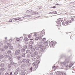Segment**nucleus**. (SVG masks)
Segmentation results:
<instances>
[{
	"instance_id": "obj_1",
	"label": "nucleus",
	"mask_w": 75,
	"mask_h": 75,
	"mask_svg": "<svg viewBox=\"0 0 75 75\" xmlns=\"http://www.w3.org/2000/svg\"><path fill=\"white\" fill-rule=\"evenodd\" d=\"M65 61L64 62H61V63L62 67H67L68 66V63H69V61H68L66 62V61H67V59H66L65 60Z\"/></svg>"
},
{
	"instance_id": "obj_2",
	"label": "nucleus",
	"mask_w": 75,
	"mask_h": 75,
	"mask_svg": "<svg viewBox=\"0 0 75 75\" xmlns=\"http://www.w3.org/2000/svg\"><path fill=\"white\" fill-rule=\"evenodd\" d=\"M40 48V49L41 52H44L45 50L44 49V47L42 45H39V46L37 47H35L36 50H39Z\"/></svg>"
},
{
	"instance_id": "obj_3",
	"label": "nucleus",
	"mask_w": 75,
	"mask_h": 75,
	"mask_svg": "<svg viewBox=\"0 0 75 75\" xmlns=\"http://www.w3.org/2000/svg\"><path fill=\"white\" fill-rule=\"evenodd\" d=\"M20 52H21L20 50H17L15 51V55H18L20 54Z\"/></svg>"
},
{
	"instance_id": "obj_4",
	"label": "nucleus",
	"mask_w": 75,
	"mask_h": 75,
	"mask_svg": "<svg viewBox=\"0 0 75 75\" xmlns=\"http://www.w3.org/2000/svg\"><path fill=\"white\" fill-rule=\"evenodd\" d=\"M30 59H27L26 60V64L29 67V63L30 62Z\"/></svg>"
},
{
	"instance_id": "obj_5",
	"label": "nucleus",
	"mask_w": 75,
	"mask_h": 75,
	"mask_svg": "<svg viewBox=\"0 0 75 75\" xmlns=\"http://www.w3.org/2000/svg\"><path fill=\"white\" fill-rule=\"evenodd\" d=\"M26 52L27 54H33V52L30 51V50H26Z\"/></svg>"
},
{
	"instance_id": "obj_6",
	"label": "nucleus",
	"mask_w": 75,
	"mask_h": 75,
	"mask_svg": "<svg viewBox=\"0 0 75 75\" xmlns=\"http://www.w3.org/2000/svg\"><path fill=\"white\" fill-rule=\"evenodd\" d=\"M58 21L57 22V24H60L61 22L62 21V19L61 18H59L57 19Z\"/></svg>"
},
{
	"instance_id": "obj_7",
	"label": "nucleus",
	"mask_w": 75,
	"mask_h": 75,
	"mask_svg": "<svg viewBox=\"0 0 75 75\" xmlns=\"http://www.w3.org/2000/svg\"><path fill=\"white\" fill-rule=\"evenodd\" d=\"M57 75H61V74H62V75H65L64 73H60L59 71H57Z\"/></svg>"
},
{
	"instance_id": "obj_8",
	"label": "nucleus",
	"mask_w": 75,
	"mask_h": 75,
	"mask_svg": "<svg viewBox=\"0 0 75 75\" xmlns=\"http://www.w3.org/2000/svg\"><path fill=\"white\" fill-rule=\"evenodd\" d=\"M28 49H29V50H30L33 47V46L32 45H28Z\"/></svg>"
},
{
	"instance_id": "obj_9",
	"label": "nucleus",
	"mask_w": 75,
	"mask_h": 75,
	"mask_svg": "<svg viewBox=\"0 0 75 75\" xmlns=\"http://www.w3.org/2000/svg\"><path fill=\"white\" fill-rule=\"evenodd\" d=\"M12 56L11 55H10V56H9V57L8 58V60H9L10 61H12L13 60V58L12 57Z\"/></svg>"
},
{
	"instance_id": "obj_10",
	"label": "nucleus",
	"mask_w": 75,
	"mask_h": 75,
	"mask_svg": "<svg viewBox=\"0 0 75 75\" xmlns=\"http://www.w3.org/2000/svg\"><path fill=\"white\" fill-rule=\"evenodd\" d=\"M32 11L31 10H29L28 11H26V13H28V14H31L32 13Z\"/></svg>"
},
{
	"instance_id": "obj_11",
	"label": "nucleus",
	"mask_w": 75,
	"mask_h": 75,
	"mask_svg": "<svg viewBox=\"0 0 75 75\" xmlns=\"http://www.w3.org/2000/svg\"><path fill=\"white\" fill-rule=\"evenodd\" d=\"M21 57L23 58H25V53H23L21 54Z\"/></svg>"
},
{
	"instance_id": "obj_12",
	"label": "nucleus",
	"mask_w": 75,
	"mask_h": 75,
	"mask_svg": "<svg viewBox=\"0 0 75 75\" xmlns=\"http://www.w3.org/2000/svg\"><path fill=\"white\" fill-rule=\"evenodd\" d=\"M10 55L6 54L5 55L4 57L6 58H9V57H10Z\"/></svg>"
},
{
	"instance_id": "obj_13",
	"label": "nucleus",
	"mask_w": 75,
	"mask_h": 75,
	"mask_svg": "<svg viewBox=\"0 0 75 75\" xmlns=\"http://www.w3.org/2000/svg\"><path fill=\"white\" fill-rule=\"evenodd\" d=\"M26 59H24L22 60V62L23 64H25L26 62Z\"/></svg>"
},
{
	"instance_id": "obj_14",
	"label": "nucleus",
	"mask_w": 75,
	"mask_h": 75,
	"mask_svg": "<svg viewBox=\"0 0 75 75\" xmlns=\"http://www.w3.org/2000/svg\"><path fill=\"white\" fill-rule=\"evenodd\" d=\"M18 65H20L21 64H22V61H21V60H20L18 61Z\"/></svg>"
},
{
	"instance_id": "obj_15",
	"label": "nucleus",
	"mask_w": 75,
	"mask_h": 75,
	"mask_svg": "<svg viewBox=\"0 0 75 75\" xmlns=\"http://www.w3.org/2000/svg\"><path fill=\"white\" fill-rule=\"evenodd\" d=\"M27 65L25 64H23L22 65V67L23 68H24L25 67V66H27Z\"/></svg>"
},
{
	"instance_id": "obj_16",
	"label": "nucleus",
	"mask_w": 75,
	"mask_h": 75,
	"mask_svg": "<svg viewBox=\"0 0 75 75\" xmlns=\"http://www.w3.org/2000/svg\"><path fill=\"white\" fill-rule=\"evenodd\" d=\"M17 59H18V60H20V59H21V56L20 55L18 56L17 57Z\"/></svg>"
},
{
	"instance_id": "obj_17",
	"label": "nucleus",
	"mask_w": 75,
	"mask_h": 75,
	"mask_svg": "<svg viewBox=\"0 0 75 75\" xmlns=\"http://www.w3.org/2000/svg\"><path fill=\"white\" fill-rule=\"evenodd\" d=\"M21 75H25V72H24L23 71H22L21 73Z\"/></svg>"
},
{
	"instance_id": "obj_18",
	"label": "nucleus",
	"mask_w": 75,
	"mask_h": 75,
	"mask_svg": "<svg viewBox=\"0 0 75 75\" xmlns=\"http://www.w3.org/2000/svg\"><path fill=\"white\" fill-rule=\"evenodd\" d=\"M74 64H73L72 63H71L70 64L69 66V68H71V67H72L73 66V65H74Z\"/></svg>"
},
{
	"instance_id": "obj_19",
	"label": "nucleus",
	"mask_w": 75,
	"mask_h": 75,
	"mask_svg": "<svg viewBox=\"0 0 75 75\" xmlns=\"http://www.w3.org/2000/svg\"><path fill=\"white\" fill-rule=\"evenodd\" d=\"M34 54L35 55H38V52L37 51H35L34 52Z\"/></svg>"
},
{
	"instance_id": "obj_20",
	"label": "nucleus",
	"mask_w": 75,
	"mask_h": 75,
	"mask_svg": "<svg viewBox=\"0 0 75 75\" xmlns=\"http://www.w3.org/2000/svg\"><path fill=\"white\" fill-rule=\"evenodd\" d=\"M4 58V56L2 54H0V59H3Z\"/></svg>"
},
{
	"instance_id": "obj_21",
	"label": "nucleus",
	"mask_w": 75,
	"mask_h": 75,
	"mask_svg": "<svg viewBox=\"0 0 75 75\" xmlns=\"http://www.w3.org/2000/svg\"><path fill=\"white\" fill-rule=\"evenodd\" d=\"M25 51V49L24 48L22 49L21 51L22 52H24V51Z\"/></svg>"
},
{
	"instance_id": "obj_22",
	"label": "nucleus",
	"mask_w": 75,
	"mask_h": 75,
	"mask_svg": "<svg viewBox=\"0 0 75 75\" xmlns=\"http://www.w3.org/2000/svg\"><path fill=\"white\" fill-rule=\"evenodd\" d=\"M31 54H30V53L29 54H27V57H28V58H30V57H31Z\"/></svg>"
},
{
	"instance_id": "obj_23",
	"label": "nucleus",
	"mask_w": 75,
	"mask_h": 75,
	"mask_svg": "<svg viewBox=\"0 0 75 75\" xmlns=\"http://www.w3.org/2000/svg\"><path fill=\"white\" fill-rule=\"evenodd\" d=\"M4 70H5V69H4V68H1L0 69V71L1 72H3V71H4Z\"/></svg>"
},
{
	"instance_id": "obj_24",
	"label": "nucleus",
	"mask_w": 75,
	"mask_h": 75,
	"mask_svg": "<svg viewBox=\"0 0 75 75\" xmlns=\"http://www.w3.org/2000/svg\"><path fill=\"white\" fill-rule=\"evenodd\" d=\"M42 36H43V35H42V36H39V37H38V39L39 40H41V39H42Z\"/></svg>"
},
{
	"instance_id": "obj_25",
	"label": "nucleus",
	"mask_w": 75,
	"mask_h": 75,
	"mask_svg": "<svg viewBox=\"0 0 75 75\" xmlns=\"http://www.w3.org/2000/svg\"><path fill=\"white\" fill-rule=\"evenodd\" d=\"M31 52H34L35 51V49L33 47L30 49Z\"/></svg>"
},
{
	"instance_id": "obj_26",
	"label": "nucleus",
	"mask_w": 75,
	"mask_h": 75,
	"mask_svg": "<svg viewBox=\"0 0 75 75\" xmlns=\"http://www.w3.org/2000/svg\"><path fill=\"white\" fill-rule=\"evenodd\" d=\"M65 22H62V25H65V26H67V25H66Z\"/></svg>"
},
{
	"instance_id": "obj_27",
	"label": "nucleus",
	"mask_w": 75,
	"mask_h": 75,
	"mask_svg": "<svg viewBox=\"0 0 75 75\" xmlns=\"http://www.w3.org/2000/svg\"><path fill=\"white\" fill-rule=\"evenodd\" d=\"M39 44L40 45H42H42L44 44V42H40Z\"/></svg>"
},
{
	"instance_id": "obj_28",
	"label": "nucleus",
	"mask_w": 75,
	"mask_h": 75,
	"mask_svg": "<svg viewBox=\"0 0 75 75\" xmlns=\"http://www.w3.org/2000/svg\"><path fill=\"white\" fill-rule=\"evenodd\" d=\"M65 23H66V25L67 26V25H69V23L68 21H66L65 22Z\"/></svg>"
},
{
	"instance_id": "obj_29",
	"label": "nucleus",
	"mask_w": 75,
	"mask_h": 75,
	"mask_svg": "<svg viewBox=\"0 0 75 75\" xmlns=\"http://www.w3.org/2000/svg\"><path fill=\"white\" fill-rule=\"evenodd\" d=\"M10 64L11 65H14V62H12V61H10Z\"/></svg>"
},
{
	"instance_id": "obj_30",
	"label": "nucleus",
	"mask_w": 75,
	"mask_h": 75,
	"mask_svg": "<svg viewBox=\"0 0 75 75\" xmlns=\"http://www.w3.org/2000/svg\"><path fill=\"white\" fill-rule=\"evenodd\" d=\"M4 48L5 49H6V50H7V49H8V46H4Z\"/></svg>"
},
{
	"instance_id": "obj_31",
	"label": "nucleus",
	"mask_w": 75,
	"mask_h": 75,
	"mask_svg": "<svg viewBox=\"0 0 75 75\" xmlns=\"http://www.w3.org/2000/svg\"><path fill=\"white\" fill-rule=\"evenodd\" d=\"M51 42L52 43L51 44L52 46L53 47H54V46L55 45L54 44V42L52 41H51Z\"/></svg>"
},
{
	"instance_id": "obj_32",
	"label": "nucleus",
	"mask_w": 75,
	"mask_h": 75,
	"mask_svg": "<svg viewBox=\"0 0 75 75\" xmlns=\"http://www.w3.org/2000/svg\"><path fill=\"white\" fill-rule=\"evenodd\" d=\"M45 45L46 46H48V42H45Z\"/></svg>"
},
{
	"instance_id": "obj_33",
	"label": "nucleus",
	"mask_w": 75,
	"mask_h": 75,
	"mask_svg": "<svg viewBox=\"0 0 75 75\" xmlns=\"http://www.w3.org/2000/svg\"><path fill=\"white\" fill-rule=\"evenodd\" d=\"M74 18H75V17L73 16V18H71V20L73 21H74Z\"/></svg>"
},
{
	"instance_id": "obj_34",
	"label": "nucleus",
	"mask_w": 75,
	"mask_h": 75,
	"mask_svg": "<svg viewBox=\"0 0 75 75\" xmlns=\"http://www.w3.org/2000/svg\"><path fill=\"white\" fill-rule=\"evenodd\" d=\"M9 48L10 50H12V49H13V47L11 45V46H9Z\"/></svg>"
},
{
	"instance_id": "obj_35",
	"label": "nucleus",
	"mask_w": 75,
	"mask_h": 75,
	"mask_svg": "<svg viewBox=\"0 0 75 75\" xmlns=\"http://www.w3.org/2000/svg\"><path fill=\"white\" fill-rule=\"evenodd\" d=\"M35 14V12H34L33 10H32V13L31 14L32 15H34Z\"/></svg>"
},
{
	"instance_id": "obj_36",
	"label": "nucleus",
	"mask_w": 75,
	"mask_h": 75,
	"mask_svg": "<svg viewBox=\"0 0 75 75\" xmlns=\"http://www.w3.org/2000/svg\"><path fill=\"white\" fill-rule=\"evenodd\" d=\"M35 40L36 41H38V40L39 39H38V37H36L35 38Z\"/></svg>"
},
{
	"instance_id": "obj_37",
	"label": "nucleus",
	"mask_w": 75,
	"mask_h": 75,
	"mask_svg": "<svg viewBox=\"0 0 75 75\" xmlns=\"http://www.w3.org/2000/svg\"><path fill=\"white\" fill-rule=\"evenodd\" d=\"M18 47L19 48V49H21V48H22V47H21V46L20 45L18 44Z\"/></svg>"
},
{
	"instance_id": "obj_38",
	"label": "nucleus",
	"mask_w": 75,
	"mask_h": 75,
	"mask_svg": "<svg viewBox=\"0 0 75 75\" xmlns=\"http://www.w3.org/2000/svg\"><path fill=\"white\" fill-rule=\"evenodd\" d=\"M38 64H36L35 66L36 69H37V68H38Z\"/></svg>"
},
{
	"instance_id": "obj_39",
	"label": "nucleus",
	"mask_w": 75,
	"mask_h": 75,
	"mask_svg": "<svg viewBox=\"0 0 75 75\" xmlns=\"http://www.w3.org/2000/svg\"><path fill=\"white\" fill-rule=\"evenodd\" d=\"M1 65L2 67H5V64L4 63H2Z\"/></svg>"
},
{
	"instance_id": "obj_40",
	"label": "nucleus",
	"mask_w": 75,
	"mask_h": 75,
	"mask_svg": "<svg viewBox=\"0 0 75 75\" xmlns=\"http://www.w3.org/2000/svg\"><path fill=\"white\" fill-rule=\"evenodd\" d=\"M16 70L18 72H19V71H20V68H17V69Z\"/></svg>"
},
{
	"instance_id": "obj_41",
	"label": "nucleus",
	"mask_w": 75,
	"mask_h": 75,
	"mask_svg": "<svg viewBox=\"0 0 75 75\" xmlns=\"http://www.w3.org/2000/svg\"><path fill=\"white\" fill-rule=\"evenodd\" d=\"M32 60L33 61H36V58H32Z\"/></svg>"
},
{
	"instance_id": "obj_42",
	"label": "nucleus",
	"mask_w": 75,
	"mask_h": 75,
	"mask_svg": "<svg viewBox=\"0 0 75 75\" xmlns=\"http://www.w3.org/2000/svg\"><path fill=\"white\" fill-rule=\"evenodd\" d=\"M24 40L26 41H28V39L27 38H25Z\"/></svg>"
},
{
	"instance_id": "obj_43",
	"label": "nucleus",
	"mask_w": 75,
	"mask_h": 75,
	"mask_svg": "<svg viewBox=\"0 0 75 75\" xmlns=\"http://www.w3.org/2000/svg\"><path fill=\"white\" fill-rule=\"evenodd\" d=\"M8 67L9 68H10L11 67V65L10 64H8Z\"/></svg>"
},
{
	"instance_id": "obj_44",
	"label": "nucleus",
	"mask_w": 75,
	"mask_h": 75,
	"mask_svg": "<svg viewBox=\"0 0 75 75\" xmlns=\"http://www.w3.org/2000/svg\"><path fill=\"white\" fill-rule=\"evenodd\" d=\"M30 44H34V42L32 41H30Z\"/></svg>"
},
{
	"instance_id": "obj_45",
	"label": "nucleus",
	"mask_w": 75,
	"mask_h": 75,
	"mask_svg": "<svg viewBox=\"0 0 75 75\" xmlns=\"http://www.w3.org/2000/svg\"><path fill=\"white\" fill-rule=\"evenodd\" d=\"M36 62L37 64H40V60H38L36 61Z\"/></svg>"
},
{
	"instance_id": "obj_46",
	"label": "nucleus",
	"mask_w": 75,
	"mask_h": 75,
	"mask_svg": "<svg viewBox=\"0 0 75 75\" xmlns=\"http://www.w3.org/2000/svg\"><path fill=\"white\" fill-rule=\"evenodd\" d=\"M34 35L35 37H37V35H38V34H37V33H34Z\"/></svg>"
},
{
	"instance_id": "obj_47",
	"label": "nucleus",
	"mask_w": 75,
	"mask_h": 75,
	"mask_svg": "<svg viewBox=\"0 0 75 75\" xmlns=\"http://www.w3.org/2000/svg\"><path fill=\"white\" fill-rule=\"evenodd\" d=\"M31 57H35V54H34L33 53L31 54Z\"/></svg>"
},
{
	"instance_id": "obj_48",
	"label": "nucleus",
	"mask_w": 75,
	"mask_h": 75,
	"mask_svg": "<svg viewBox=\"0 0 75 75\" xmlns=\"http://www.w3.org/2000/svg\"><path fill=\"white\" fill-rule=\"evenodd\" d=\"M14 74H15V75H17L18 74V71H16L15 72Z\"/></svg>"
},
{
	"instance_id": "obj_49",
	"label": "nucleus",
	"mask_w": 75,
	"mask_h": 75,
	"mask_svg": "<svg viewBox=\"0 0 75 75\" xmlns=\"http://www.w3.org/2000/svg\"><path fill=\"white\" fill-rule=\"evenodd\" d=\"M13 65L14 67H17V64L16 63H14Z\"/></svg>"
},
{
	"instance_id": "obj_50",
	"label": "nucleus",
	"mask_w": 75,
	"mask_h": 75,
	"mask_svg": "<svg viewBox=\"0 0 75 75\" xmlns=\"http://www.w3.org/2000/svg\"><path fill=\"white\" fill-rule=\"evenodd\" d=\"M16 40L17 41H20V38H16Z\"/></svg>"
},
{
	"instance_id": "obj_51",
	"label": "nucleus",
	"mask_w": 75,
	"mask_h": 75,
	"mask_svg": "<svg viewBox=\"0 0 75 75\" xmlns=\"http://www.w3.org/2000/svg\"><path fill=\"white\" fill-rule=\"evenodd\" d=\"M68 21L69 23H72V21L71 20H69Z\"/></svg>"
},
{
	"instance_id": "obj_52",
	"label": "nucleus",
	"mask_w": 75,
	"mask_h": 75,
	"mask_svg": "<svg viewBox=\"0 0 75 75\" xmlns=\"http://www.w3.org/2000/svg\"><path fill=\"white\" fill-rule=\"evenodd\" d=\"M11 52V50H9L7 52L8 54H10Z\"/></svg>"
},
{
	"instance_id": "obj_53",
	"label": "nucleus",
	"mask_w": 75,
	"mask_h": 75,
	"mask_svg": "<svg viewBox=\"0 0 75 75\" xmlns=\"http://www.w3.org/2000/svg\"><path fill=\"white\" fill-rule=\"evenodd\" d=\"M28 38H31V35H28Z\"/></svg>"
},
{
	"instance_id": "obj_54",
	"label": "nucleus",
	"mask_w": 75,
	"mask_h": 75,
	"mask_svg": "<svg viewBox=\"0 0 75 75\" xmlns=\"http://www.w3.org/2000/svg\"><path fill=\"white\" fill-rule=\"evenodd\" d=\"M11 44L10 43H8L7 44V45L9 46V47H10V46H11Z\"/></svg>"
},
{
	"instance_id": "obj_55",
	"label": "nucleus",
	"mask_w": 75,
	"mask_h": 75,
	"mask_svg": "<svg viewBox=\"0 0 75 75\" xmlns=\"http://www.w3.org/2000/svg\"><path fill=\"white\" fill-rule=\"evenodd\" d=\"M45 40H46V38H43L42 39V40L43 41H45Z\"/></svg>"
},
{
	"instance_id": "obj_56",
	"label": "nucleus",
	"mask_w": 75,
	"mask_h": 75,
	"mask_svg": "<svg viewBox=\"0 0 75 75\" xmlns=\"http://www.w3.org/2000/svg\"><path fill=\"white\" fill-rule=\"evenodd\" d=\"M30 70L31 71V72H32V70H33V67H31L30 69Z\"/></svg>"
},
{
	"instance_id": "obj_57",
	"label": "nucleus",
	"mask_w": 75,
	"mask_h": 75,
	"mask_svg": "<svg viewBox=\"0 0 75 75\" xmlns=\"http://www.w3.org/2000/svg\"><path fill=\"white\" fill-rule=\"evenodd\" d=\"M5 75H9V73H6L5 74Z\"/></svg>"
},
{
	"instance_id": "obj_58",
	"label": "nucleus",
	"mask_w": 75,
	"mask_h": 75,
	"mask_svg": "<svg viewBox=\"0 0 75 75\" xmlns=\"http://www.w3.org/2000/svg\"><path fill=\"white\" fill-rule=\"evenodd\" d=\"M26 16H24L25 17H30L31 16L30 15H25Z\"/></svg>"
},
{
	"instance_id": "obj_59",
	"label": "nucleus",
	"mask_w": 75,
	"mask_h": 75,
	"mask_svg": "<svg viewBox=\"0 0 75 75\" xmlns=\"http://www.w3.org/2000/svg\"><path fill=\"white\" fill-rule=\"evenodd\" d=\"M25 44H28V42L26 41L25 42Z\"/></svg>"
},
{
	"instance_id": "obj_60",
	"label": "nucleus",
	"mask_w": 75,
	"mask_h": 75,
	"mask_svg": "<svg viewBox=\"0 0 75 75\" xmlns=\"http://www.w3.org/2000/svg\"><path fill=\"white\" fill-rule=\"evenodd\" d=\"M42 34H44L45 32H44V30H43L42 31Z\"/></svg>"
},
{
	"instance_id": "obj_61",
	"label": "nucleus",
	"mask_w": 75,
	"mask_h": 75,
	"mask_svg": "<svg viewBox=\"0 0 75 75\" xmlns=\"http://www.w3.org/2000/svg\"><path fill=\"white\" fill-rule=\"evenodd\" d=\"M35 64H36L35 63H33V66H35Z\"/></svg>"
},
{
	"instance_id": "obj_62",
	"label": "nucleus",
	"mask_w": 75,
	"mask_h": 75,
	"mask_svg": "<svg viewBox=\"0 0 75 75\" xmlns=\"http://www.w3.org/2000/svg\"><path fill=\"white\" fill-rule=\"evenodd\" d=\"M53 12H50L49 13V14H53Z\"/></svg>"
},
{
	"instance_id": "obj_63",
	"label": "nucleus",
	"mask_w": 75,
	"mask_h": 75,
	"mask_svg": "<svg viewBox=\"0 0 75 75\" xmlns=\"http://www.w3.org/2000/svg\"><path fill=\"white\" fill-rule=\"evenodd\" d=\"M23 37H21L20 38V39L21 40H23Z\"/></svg>"
},
{
	"instance_id": "obj_64",
	"label": "nucleus",
	"mask_w": 75,
	"mask_h": 75,
	"mask_svg": "<svg viewBox=\"0 0 75 75\" xmlns=\"http://www.w3.org/2000/svg\"><path fill=\"white\" fill-rule=\"evenodd\" d=\"M12 74H13V72H11L9 75H12Z\"/></svg>"
}]
</instances>
